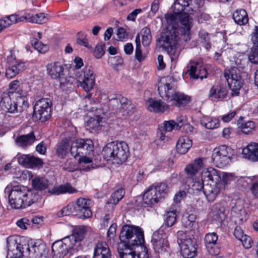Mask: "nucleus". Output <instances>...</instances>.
Instances as JSON below:
<instances>
[{
	"mask_svg": "<svg viewBox=\"0 0 258 258\" xmlns=\"http://www.w3.org/2000/svg\"><path fill=\"white\" fill-rule=\"evenodd\" d=\"M204 2L205 0H176L173 6V13L165 15L167 27L157 41L170 56L172 61L176 60L179 55L180 36H183L185 42L190 39L192 19L188 13L182 11L186 7H189L188 11H196L204 5Z\"/></svg>",
	"mask_w": 258,
	"mask_h": 258,
	"instance_id": "nucleus-1",
	"label": "nucleus"
},
{
	"mask_svg": "<svg viewBox=\"0 0 258 258\" xmlns=\"http://www.w3.org/2000/svg\"><path fill=\"white\" fill-rule=\"evenodd\" d=\"M4 191L8 195L10 205L16 209L30 206L39 198V195L36 190L30 189L22 185H8Z\"/></svg>",
	"mask_w": 258,
	"mask_h": 258,
	"instance_id": "nucleus-2",
	"label": "nucleus"
},
{
	"mask_svg": "<svg viewBox=\"0 0 258 258\" xmlns=\"http://www.w3.org/2000/svg\"><path fill=\"white\" fill-rule=\"evenodd\" d=\"M102 154L106 160L111 161L114 164H121L128 157L129 148L127 144L124 142H112L104 146Z\"/></svg>",
	"mask_w": 258,
	"mask_h": 258,
	"instance_id": "nucleus-3",
	"label": "nucleus"
},
{
	"mask_svg": "<svg viewBox=\"0 0 258 258\" xmlns=\"http://www.w3.org/2000/svg\"><path fill=\"white\" fill-rule=\"evenodd\" d=\"M173 80L171 77L161 79L160 86L158 87L159 92L161 95V91L163 89L166 99L174 100L176 102L177 106L183 107L190 101V97L180 92H174L175 88Z\"/></svg>",
	"mask_w": 258,
	"mask_h": 258,
	"instance_id": "nucleus-4",
	"label": "nucleus"
},
{
	"mask_svg": "<svg viewBox=\"0 0 258 258\" xmlns=\"http://www.w3.org/2000/svg\"><path fill=\"white\" fill-rule=\"evenodd\" d=\"M120 245L134 248L144 242L143 230L138 226L125 225L122 227L120 234Z\"/></svg>",
	"mask_w": 258,
	"mask_h": 258,
	"instance_id": "nucleus-5",
	"label": "nucleus"
},
{
	"mask_svg": "<svg viewBox=\"0 0 258 258\" xmlns=\"http://www.w3.org/2000/svg\"><path fill=\"white\" fill-rule=\"evenodd\" d=\"M168 191L166 183H160L150 186L145 191L142 198V206L151 207L158 203Z\"/></svg>",
	"mask_w": 258,
	"mask_h": 258,
	"instance_id": "nucleus-6",
	"label": "nucleus"
},
{
	"mask_svg": "<svg viewBox=\"0 0 258 258\" xmlns=\"http://www.w3.org/2000/svg\"><path fill=\"white\" fill-rule=\"evenodd\" d=\"M22 249L19 250V255L16 253L15 258H19L21 256H28L29 258H46L47 253L46 245L42 243L35 242L33 240H30L28 244L22 245Z\"/></svg>",
	"mask_w": 258,
	"mask_h": 258,
	"instance_id": "nucleus-7",
	"label": "nucleus"
},
{
	"mask_svg": "<svg viewBox=\"0 0 258 258\" xmlns=\"http://www.w3.org/2000/svg\"><path fill=\"white\" fill-rule=\"evenodd\" d=\"M88 228L85 226H80L76 229L71 235L61 239L71 254L78 250L80 241L83 239L84 235L87 231Z\"/></svg>",
	"mask_w": 258,
	"mask_h": 258,
	"instance_id": "nucleus-8",
	"label": "nucleus"
},
{
	"mask_svg": "<svg viewBox=\"0 0 258 258\" xmlns=\"http://www.w3.org/2000/svg\"><path fill=\"white\" fill-rule=\"evenodd\" d=\"M94 144L90 140L79 139L71 144L70 153L77 159L78 156L93 155Z\"/></svg>",
	"mask_w": 258,
	"mask_h": 258,
	"instance_id": "nucleus-9",
	"label": "nucleus"
},
{
	"mask_svg": "<svg viewBox=\"0 0 258 258\" xmlns=\"http://www.w3.org/2000/svg\"><path fill=\"white\" fill-rule=\"evenodd\" d=\"M232 150L225 146H220L215 148L212 155L213 163L219 168H223L231 161Z\"/></svg>",
	"mask_w": 258,
	"mask_h": 258,
	"instance_id": "nucleus-10",
	"label": "nucleus"
},
{
	"mask_svg": "<svg viewBox=\"0 0 258 258\" xmlns=\"http://www.w3.org/2000/svg\"><path fill=\"white\" fill-rule=\"evenodd\" d=\"M51 112L50 101L48 99L43 98L35 103L33 117L43 122L50 117Z\"/></svg>",
	"mask_w": 258,
	"mask_h": 258,
	"instance_id": "nucleus-11",
	"label": "nucleus"
},
{
	"mask_svg": "<svg viewBox=\"0 0 258 258\" xmlns=\"http://www.w3.org/2000/svg\"><path fill=\"white\" fill-rule=\"evenodd\" d=\"M167 237V235L163 232L162 227L153 234L152 242L153 248L156 252L162 253L167 250L168 247Z\"/></svg>",
	"mask_w": 258,
	"mask_h": 258,
	"instance_id": "nucleus-12",
	"label": "nucleus"
},
{
	"mask_svg": "<svg viewBox=\"0 0 258 258\" xmlns=\"http://www.w3.org/2000/svg\"><path fill=\"white\" fill-rule=\"evenodd\" d=\"M63 68L58 62L51 63L47 66V71L52 79H59L61 87H64L70 83V80L64 77Z\"/></svg>",
	"mask_w": 258,
	"mask_h": 258,
	"instance_id": "nucleus-13",
	"label": "nucleus"
},
{
	"mask_svg": "<svg viewBox=\"0 0 258 258\" xmlns=\"http://www.w3.org/2000/svg\"><path fill=\"white\" fill-rule=\"evenodd\" d=\"M77 214L81 218H89L92 216L91 207L93 205L91 200L85 198L77 199L75 204Z\"/></svg>",
	"mask_w": 258,
	"mask_h": 258,
	"instance_id": "nucleus-14",
	"label": "nucleus"
},
{
	"mask_svg": "<svg viewBox=\"0 0 258 258\" xmlns=\"http://www.w3.org/2000/svg\"><path fill=\"white\" fill-rule=\"evenodd\" d=\"M120 246L118 250L120 258H149L147 248L144 246H140L141 251L138 253L133 247L123 246V248H120Z\"/></svg>",
	"mask_w": 258,
	"mask_h": 258,
	"instance_id": "nucleus-15",
	"label": "nucleus"
},
{
	"mask_svg": "<svg viewBox=\"0 0 258 258\" xmlns=\"http://www.w3.org/2000/svg\"><path fill=\"white\" fill-rule=\"evenodd\" d=\"M18 162L22 166L28 168H33L43 165L41 159L30 154H21L17 156Z\"/></svg>",
	"mask_w": 258,
	"mask_h": 258,
	"instance_id": "nucleus-16",
	"label": "nucleus"
},
{
	"mask_svg": "<svg viewBox=\"0 0 258 258\" xmlns=\"http://www.w3.org/2000/svg\"><path fill=\"white\" fill-rule=\"evenodd\" d=\"M12 95L16 98V101L14 102L15 112H22L28 107L26 93L23 90L12 92Z\"/></svg>",
	"mask_w": 258,
	"mask_h": 258,
	"instance_id": "nucleus-17",
	"label": "nucleus"
},
{
	"mask_svg": "<svg viewBox=\"0 0 258 258\" xmlns=\"http://www.w3.org/2000/svg\"><path fill=\"white\" fill-rule=\"evenodd\" d=\"M180 253L184 258H194L197 255V247L190 238L180 242Z\"/></svg>",
	"mask_w": 258,
	"mask_h": 258,
	"instance_id": "nucleus-18",
	"label": "nucleus"
},
{
	"mask_svg": "<svg viewBox=\"0 0 258 258\" xmlns=\"http://www.w3.org/2000/svg\"><path fill=\"white\" fill-rule=\"evenodd\" d=\"M203 181H210V183H218L220 181L221 172L213 167L203 169L201 174Z\"/></svg>",
	"mask_w": 258,
	"mask_h": 258,
	"instance_id": "nucleus-19",
	"label": "nucleus"
},
{
	"mask_svg": "<svg viewBox=\"0 0 258 258\" xmlns=\"http://www.w3.org/2000/svg\"><path fill=\"white\" fill-rule=\"evenodd\" d=\"M95 81V77L91 67L86 68L84 71V79L80 82V86L86 92H89L93 89Z\"/></svg>",
	"mask_w": 258,
	"mask_h": 258,
	"instance_id": "nucleus-20",
	"label": "nucleus"
},
{
	"mask_svg": "<svg viewBox=\"0 0 258 258\" xmlns=\"http://www.w3.org/2000/svg\"><path fill=\"white\" fill-rule=\"evenodd\" d=\"M93 258H111V251L105 242H98L94 249Z\"/></svg>",
	"mask_w": 258,
	"mask_h": 258,
	"instance_id": "nucleus-21",
	"label": "nucleus"
},
{
	"mask_svg": "<svg viewBox=\"0 0 258 258\" xmlns=\"http://www.w3.org/2000/svg\"><path fill=\"white\" fill-rule=\"evenodd\" d=\"M221 188L219 184L208 183L205 185L204 194L209 202H213L219 194Z\"/></svg>",
	"mask_w": 258,
	"mask_h": 258,
	"instance_id": "nucleus-22",
	"label": "nucleus"
},
{
	"mask_svg": "<svg viewBox=\"0 0 258 258\" xmlns=\"http://www.w3.org/2000/svg\"><path fill=\"white\" fill-rule=\"evenodd\" d=\"M204 166L202 158L195 159L192 162L186 166L184 171L189 178H192Z\"/></svg>",
	"mask_w": 258,
	"mask_h": 258,
	"instance_id": "nucleus-23",
	"label": "nucleus"
},
{
	"mask_svg": "<svg viewBox=\"0 0 258 258\" xmlns=\"http://www.w3.org/2000/svg\"><path fill=\"white\" fill-rule=\"evenodd\" d=\"M25 69V62L20 60H16L14 64L6 69L5 76L7 78L12 79L23 71Z\"/></svg>",
	"mask_w": 258,
	"mask_h": 258,
	"instance_id": "nucleus-24",
	"label": "nucleus"
},
{
	"mask_svg": "<svg viewBox=\"0 0 258 258\" xmlns=\"http://www.w3.org/2000/svg\"><path fill=\"white\" fill-rule=\"evenodd\" d=\"M12 92H4L2 94V99L0 101V106L2 109L6 112L10 113L15 112L14 104L12 102Z\"/></svg>",
	"mask_w": 258,
	"mask_h": 258,
	"instance_id": "nucleus-25",
	"label": "nucleus"
},
{
	"mask_svg": "<svg viewBox=\"0 0 258 258\" xmlns=\"http://www.w3.org/2000/svg\"><path fill=\"white\" fill-rule=\"evenodd\" d=\"M48 192L51 195H59L61 194H72L77 192V190L69 183L54 186L48 190Z\"/></svg>",
	"mask_w": 258,
	"mask_h": 258,
	"instance_id": "nucleus-26",
	"label": "nucleus"
},
{
	"mask_svg": "<svg viewBox=\"0 0 258 258\" xmlns=\"http://www.w3.org/2000/svg\"><path fill=\"white\" fill-rule=\"evenodd\" d=\"M146 105L148 109L151 111L163 112L168 108V105L162 101L152 98L146 101Z\"/></svg>",
	"mask_w": 258,
	"mask_h": 258,
	"instance_id": "nucleus-27",
	"label": "nucleus"
},
{
	"mask_svg": "<svg viewBox=\"0 0 258 258\" xmlns=\"http://www.w3.org/2000/svg\"><path fill=\"white\" fill-rule=\"evenodd\" d=\"M192 146V141L186 136H182L177 141L176 148L177 152L181 154H185Z\"/></svg>",
	"mask_w": 258,
	"mask_h": 258,
	"instance_id": "nucleus-28",
	"label": "nucleus"
},
{
	"mask_svg": "<svg viewBox=\"0 0 258 258\" xmlns=\"http://www.w3.org/2000/svg\"><path fill=\"white\" fill-rule=\"evenodd\" d=\"M185 121L182 119L178 122H175L173 120L164 121L163 123L159 125L158 129H167L168 128L173 129L174 127L176 128L183 127L185 129H188L190 125L189 124L185 123Z\"/></svg>",
	"mask_w": 258,
	"mask_h": 258,
	"instance_id": "nucleus-29",
	"label": "nucleus"
},
{
	"mask_svg": "<svg viewBox=\"0 0 258 258\" xmlns=\"http://www.w3.org/2000/svg\"><path fill=\"white\" fill-rule=\"evenodd\" d=\"M35 141V136L33 132L25 135L18 137L15 140L16 144L21 147L26 148L31 146Z\"/></svg>",
	"mask_w": 258,
	"mask_h": 258,
	"instance_id": "nucleus-30",
	"label": "nucleus"
},
{
	"mask_svg": "<svg viewBox=\"0 0 258 258\" xmlns=\"http://www.w3.org/2000/svg\"><path fill=\"white\" fill-rule=\"evenodd\" d=\"M198 66H199V63L197 62H194L190 63L189 70H188L189 75L190 78H192L195 79L200 78L202 80L204 78L207 77V72L205 68L199 66L200 69L199 70V73H197Z\"/></svg>",
	"mask_w": 258,
	"mask_h": 258,
	"instance_id": "nucleus-31",
	"label": "nucleus"
},
{
	"mask_svg": "<svg viewBox=\"0 0 258 258\" xmlns=\"http://www.w3.org/2000/svg\"><path fill=\"white\" fill-rule=\"evenodd\" d=\"M227 94V89L218 84L214 85L210 89L208 96L217 99H223Z\"/></svg>",
	"mask_w": 258,
	"mask_h": 258,
	"instance_id": "nucleus-32",
	"label": "nucleus"
},
{
	"mask_svg": "<svg viewBox=\"0 0 258 258\" xmlns=\"http://www.w3.org/2000/svg\"><path fill=\"white\" fill-rule=\"evenodd\" d=\"M71 146L69 140L62 139L57 144L56 149V154L60 158H64L70 151Z\"/></svg>",
	"mask_w": 258,
	"mask_h": 258,
	"instance_id": "nucleus-33",
	"label": "nucleus"
},
{
	"mask_svg": "<svg viewBox=\"0 0 258 258\" xmlns=\"http://www.w3.org/2000/svg\"><path fill=\"white\" fill-rule=\"evenodd\" d=\"M51 248L53 255L58 257H62L69 252L61 239L53 243Z\"/></svg>",
	"mask_w": 258,
	"mask_h": 258,
	"instance_id": "nucleus-34",
	"label": "nucleus"
},
{
	"mask_svg": "<svg viewBox=\"0 0 258 258\" xmlns=\"http://www.w3.org/2000/svg\"><path fill=\"white\" fill-rule=\"evenodd\" d=\"M225 79L227 81L229 88L232 90L231 95L232 96L238 95L243 84V79H234L229 78H225Z\"/></svg>",
	"mask_w": 258,
	"mask_h": 258,
	"instance_id": "nucleus-35",
	"label": "nucleus"
},
{
	"mask_svg": "<svg viewBox=\"0 0 258 258\" xmlns=\"http://www.w3.org/2000/svg\"><path fill=\"white\" fill-rule=\"evenodd\" d=\"M256 143H251L244 148L242 151V157L255 161L256 157Z\"/></svg>",
	"mask_w": 258,
	"mask_h": 258,
	"instance_id": "nucleus-36",
	"label": "nucleus"
},
{
	"mask_svg": "<svg viewBox=\"0 0 258 258\" xmlns=\"http://www.w3.org/2000/svg\"><path fill=\"white\" fill-rule=\"evenodd\" d=\"M32 184L35 189L43 190L48 187L50 183L45 177L37 176L32 179Z\"/></svg>",
	"mask_w": 258,
	"mask_h": 258,
	"instance_id": "nucleus-37",
	"label": "nucleus"
},
{
	"mask_svg": "<svg viewBox=\"0 0 258 258\" xmlns=\"http://www.w3.org/2000/svg\"><path fill=\"white\" fill-rule=\"evenodd\" d=\"M220 181L218 183L222 187L225 188L226 186L232 182H235L236 176L232 173L221 172Z\"/></svg>",
	"mask_w": 258,
	"mask_h": 258,
	"instance_id": "nucleus-38",
	"label": "nucleus"
},
{
	"mask_svg": "<svg viewBox=\"0 0 258 258\" xmlns=\"http://www.w3.org/2000/svg\"><path fill=\"white\" fill-rule=\"evenodd\" d=\"M93 155H84L78 156L79 167L81 170L88 171L91 169Z\"/></svg>",
	"mask_w": 258,
	"mask_h": 258,
	"instance_id": "nucleus-39",
	"label": "nucleus"
},
{
	"mask_svg": "<svg viewBox=\"0 0 258 258\" xmlns=\"http://www.w3.org/2000/svg\"><path fill=\"white\" fill-rule=\"evenodd\" d=\"M47 16V14L41 13L33 16H28V17L23 16L22 18L26 19L29 22L42 24L46 23L48 21Z\"/></svg>",
	"mask_w": 258,
	"mask_h": 258,
	"instance_id": "nucleus-40",
	"label": "nucleus"
},
{
	"mask_svg": "<svg viewBox=\"0 0 258 258\" xmlns=\"http://www.w3.org/2000/svg\"><path fill=\"white\" fill-rule=\"evenodd\" d=\"M233 19L235 23L240 25L246 24L248 21L247 13L243 9L235 11L233 14Z\"/></svg>",
	"mask_w": 258,
	"mask_h": 258,
	"instance_id": "nucleus-41",
	"label": "nucleus"
},
{
	"mask_svg": "<svg viewBox=\"0 0 258 258\" xmlns=\"http://www.w3.org/2000/svg\"><path fill=\"white\" fill-rule=\"evenodd\" d=\"M119 101L121 104L119 112H121L123 115H130L132 113V110L134 108L131 101L125 97H121Z\"/></svg>",
	"mask_w": 258,
	"mask_h": 258,
	"instance_id": "nucleus-42",
	"label": "nucleus"
},
{
	"mask_svg": "<svg viewBox=\"0 0 258 258\" xmlns=\"http://www.w3.org/2000/svg\"><path fill=\"white\" fill-rule=\"evenodd\" d=\"M224 76L225 78H233L234 79H242L241 73L237 67L226 69L224 72Z\"/></svg>",
	"mask_w": 258,
	"mask_h": 258,
	"instance_id": "nucleus-43",
	"label": "nucleus"
},
{
	"mask_svg": "<svg viewBox=\"0 0 258 258\" xmlns=\"http://www.w3.org/2000/svg\"><path fill=\"white\" fill-rule=\"evenodd\" d=\"M70 214L78 215L75 205L74 203L69 204L57 213V215L59 217L69 215Z\"/></svg>",
	"mask_w": 258,
	"mask_h": 258,
	"instance_id": "nucleus-44",
	"label": "nucleus"
},
{
	"mask_svg": "<svg viewBox=\"0 0 258 258\" xmlns=\"http://www.w3.org/2000/svg\"><path fill=\"white\" fill-rule=\"evenodd\" d=\"M7 248H8V255L10 256L11 258V253H13V250L16 248L17 251L18 249L21 248V246L20 244H17V241L14 237H9L7 238Z\"/></svg>",
	"mask_w": 258,
	"mask_h": 258,
	"instance_id": "nucleus-45",
	"label": "nucleus"
},
{
	"mask_svg": "<svg viewBox=\"0 0 258 258\" xmlns=\"http://www.w3.org/2000/svg\"><path fill=\"white\" fill-rule=\"evenodd\" d=\"M124 193L125 192L123 188H120L118 189L111 195L108 203L111 204L116 205L124 197Z\"/></svg>",
	"mask_w": 258,
	"mask_h": 258,
	"instance_id": "nucleus-46",
	"label": "nucleus"
},
{
	"mask_svg": "<svg viewBox=\"0 0 258 258\" xmlns=\"http://www.w3.org/2000/svg\"><path fill=\"white\" fill-rule=\"evenodd\" d=\"M176 210H170L166 213L165 215V222L168 227H171L174 224L176 221Z\"/></svg>",
	"mask_w": 258,
	"mask_h": 258,
	"instance_id": "nucleus-47",
	"label": "nucleus"
},
{
	"mask_svg": "<svg viewBox=\"0 0 258 258\" xmlns=\"http://www.w3.org/2000/svg\"><path fill=\"white\" fill-rule=\"evenodd\" d=\"M237 124L239 129H255L256 127L255 122L253 121H243V118L240 117L238 120Z\"/></svg>",
	"mask_w": 258,
	"mask_h": 258,
	"instance_id": "nucleus-48",
	"label": "nucleus"
},
{
	"mask_svg": "<svg viewBox=\"0 0 258 258\" xmlns=\"http://www.w3.org/2000/svg\"><path fill=\"white\" fill-rule=\"evenodd\" d=\"M76 43L77 44L84 46L86 48H90L87 38V34L84 32H79L77 34Z\"/></svg>",
	"mask_w": 258,
	"mask_h": 258,
	"instance_id": "nucleus-49",
	"label": "nucleus"
},
{
	"mask_svg": "<svg viewBox=\"0 0 258 258\" xmlns=\"http://www.w3.org/2000/svg\"><path fill=\"white\" fill-rule=\"evenodd\" d=\"M172 130H158L156 133L157 138L164 142L169 141L171 138Z\"/></svg>",
	"mask_w": 258,
	"mask_h": 258,
	"instance_id": "nucleus-50",
	"label": "nucleus"
},
{
	"mask_svg": "<svg viewBox=\"0 0 258 258\" xmlns=\"http://www.w3.org/2000/svg\"><path fill=\"white\" fill-rule=\"evenodd\" d=\"M102 117L99 115H96L95 117H91L86 122V127H88L90 129H94L98 128L100 125V122Z\"/></svg>",
	"mask_w": 258,
	"mask_h": 258,
	"instance_id": "nucleus-51",
	"label": "nucleus"
},
{
	"mask_svg": "<svg viewBox=\"0 0 258 258\" xmlns=\"http://www.w3.org/2000/svg\"><path fill=\"white\" fill-rule=\"evenodd\" d=\"M142 33H143L142 44L144 46H148L152 39L150 29L148 27H145L142 29Z\"/></svg>",
	"mask_w": 258,
	"mask_h": 258,
	"instance_id": "nucleus-52",
	"label": "nucleus"
},
{
	"mask_svg": "<svg viewBox=\"0 0 258 258\" xmlns=\"http://www.w3.org/2000/svg\"><path fill=\"white\" fill-rule=\"evenodd\" d=\"M218 235L215 232L209 233L205 235L204 241L206 247L212 245L213 244L217 243Z\"/></svg>",
	"mask_w": 258,
	"mask_h": 258,
	"instance_id": "nucleus-53",
	"label": "nucleus"
},
{
	"mask_svg": "<svg viewBox=\"0 0 258 258\" xmlns=\"http://www.w3.org/2000/svg\"><path fill=\"white\" fill-rule=\"evenodd\" d=\"M248 58L252 63L258 64V45H253Z\"/></svg>",
	"mask_w": 258,
	"mask_h": 258,
	"instance_id": "nucleus-54",
	"label": "nucleus"
},
{
	"mask_svg": "<svg viewBox=\"0 0 258 258\" xmlns=\"http://www.w3.org/2000/svg\"><path fill=\"white\" fill-rule=\"evenodd\" d=\"M31 43L34 48L40 52H44L47 49L46 45L43 44L41 42L39 41L36 38H33L31 40Z\"/></svg>",
	"mask_w": 258,
	"mask_h": 258,
	"instance_id": "nucleus-55",
	"label": "nucleus"
},
{
	"mask_svg": "<svg viewBox=\"0 0 258 258\" xmlns=\"http://www.w3.org/2000/svg\"><path fill=\"white\" fill-rule=\"evenodd\" d=\"M195 216L193 214H190L182 219V223L185 227L192 228L195 224Z\"/></svg>",
	"mask_w": 258,
	"mask_h": 258,
	"instance_id": "nucleus-56",
	"label": "nucleus"
},
{
	"mask_svg": "<svg viewBox=\"0 0 258 258\" xmlns=\"http://www.w3.org/2000/svg\"><path fill=\"white\" fill-rule=\"evenodd\" d=\"M232 213L237 216H241L245 214V210L243 206L240 202H237L232 208Z\"/></svg>",
	"mask_w": 258,
	"mask_h": 258,
	"instance_id": "nucleus-57",
	"label": "nucleus"
},
{
	"mask_svg": "<svg viewBox=\"0 0 258 258\" xmlns=\"http://www.w3.org/2000/svg\"><path fill=\"white\" fill-rule=\"evenodd\" d=\"M199 36L201 42L205 45V48L207 49H209L211 47V45L209 42L210 38L209 34L205 32L201 31L199 33Z\"/></svg>",
	"mask_w": 258,
	"mask_h": 258,
	"instance_id": "nucleus-58",
	"label": "nucleus"
},
{
	"mask_svg": "<svg viewBox=\"0 0 258 258\" xmlns=\"http://www.w3.org/2000/svg\"><path fill=\"white\" fill-rule=\"evenodd\" d=\"M220 121L218 119L214 118L204 123V126L207 129H216L219 127Z\"/></svg>",
	"mask_w": 258,
	"mask_h": 258,
	"instance_id": "nucleus-59",
	"label": "nucleus"
},
{
	"mask_svg": "<svg viewBox=\"0 0 258 258\" xmlns=\"http://www.w3.org/2000/svg\"><path fill=\"white\" fill-rule=\"evenodd\" d=\"M22 18V17L19 19L17 15H11L5 17V20L7 21V25L9 26L13 24H15L19 21H23L24 19Z\"/></svg>",
	"mask_w": 258,
	"mask_h": 258,
	"instance_id": "nucleus-60",
	"label": "nucleus"
},
{
	"mask_svg": "<svg viewBox=\"0 0 258 258\" xmlns=\"http://www.w3.org/2000/svg\"><path fill=\"white\" fill-rule=\"evenodd\" d=\"M206 247L209 253L212 255H216L220 253V249L217 243L213 244L212 245Z\"/></svg>",
	"mask_w": 258,
	"mask_h": 258,
	"instance_id": "nucleus-61",
	"label": "nucleus"
},
{
	"mask_svg": "<svg viewBox=\"0 0 258 258\" xmlns=\"http://www.w3.org/2000/svg\"><path fill=\"white\" fill-rule=\"evenodd\" d=\"M250 190L252 195L256 197L258 194V176L253 177L251 179Z\"/></svg>",
	"mask_w": 258,
	"mask_h": 258,
	"instance_id": "nucleus-62",
	"label": "nucleus"
},
{
	"mask_svg": "<svg viewBox=\"0 0 258 258\" xmlns=\"http://www.w3.org/2000/svg\"><path fill=\"white\" fill-rule=\"evenodd\" d=\"M17 226L22 229H27L30 226V221L27 218H22L17 222Z\"/></svg>",
	"mask_w": 258,
	"mask_h": 258,
	"instance_id": "nucleus-63",
	"label": "nucleus"
},
{
	"mask_svg": "<svg viewBox=\"0 0 258 258\" xmlns=\"http://www.w3.org/2000/svg\"><path fill=\"white\" fill-rule=\"evenodd\" d=\"M105 46L103 44H98L94 50V55L97 58H100L104 54Z\"/></svg>",
	"mask_w": 258,
	"mask_h": 258,
	"instance_id": "nucleus-64",
	"label": "nucleus"
}]
</instances>
